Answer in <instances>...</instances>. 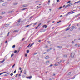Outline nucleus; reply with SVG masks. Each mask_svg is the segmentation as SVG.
<instances>
[{"label": "nucleus", "instance_id": "e2e57ef3", "mask_svg": "<svg viewBox=\"0 0 80 80\" xmlns=\"http://www.w3.org/2000/svg\"><path fill=\"white\" fill-rule=\"evenodd\" d=\"M20 76H21V74H19V77H20Z\"/></svg>", "mask_w": 80, "mask_h": 80}, {"label": "nucleus", "instance_id": "de8ad7c7", "mask_svg": "<svg viewBox=\"0 0 80 80\" xmlns=\"http://www.w3.org/2000/svg\"><path fill=\"white\" fill-rule=\"evenodd\" d=\"M17 76H18V74H16V75L15 77H17Z\"/></svg>", "mask_w": 80, "mask_h": 80}, {"label": "nucleus", "instance_id": "7ed1b4c3", "mask_svg": "<svg viewBox=\"0 0 80 80\" xmlns=\"http://www.w3.org/2000/svg\"><path fill=\"white\" fill-rule=\"evenodd\" d=\"M50 58L49 57V56H46L45 57V59H48V58Z\"/></svg>", "mask_w": 80, "mask_h": 80}, {"label": "nucleus", "instance_id": "6ab92c4d", "mask_svg": "<svg viewBox=\"0 0 80 80\" xmlns=\"http://www.w3.org/2000/svg\"><path fill=\"white\" fill-rule=\"evenodd\" d=\"M6 4H5V3H3V4H2V6H5V5Z\"/></svg>", "mask_w": 80, "mask_h": 80}, {"label": "nucleus", "instance_id": "39448f33", "mask_svg": "<svg viewBox=\"0 0 80 80\" xmlns=\"http://www.w3.org/2000/svg\"><path fill=\"white\" fill-rule=\"evenodd\" d=\"M18 32V31L17 30H15L14 31H13V33H14V32L17 33V32Z\"/></svg>", "mask_w": 80, "mask_h": 80}, {"label": "nucleus", "instance_id": "0eeeda50", "mask_svg": "<svg viewBox=\"0 0 80 80\" xmlns=\"http://www.w3.org/2000/svg\"><path fill=\"white\" fill-rule=\"evenodd\" d=\"M70 28H66V31H67L68 30H70Z\"/></svg>", "mask_w": 80, "mask_h": 80}, {"label": "nucleus", "instance_id": "49530a36", "mask_svg": "<svg viewBox=\"0 0 80 80\" xmlns=\"http://www.w3.org/2000/svg\"><path fill=\"white\" fill-rule=\"evenodd\" d=\"M61 22V21H60L59 22H57L58 23H60Z\"/></svg>", "mask_w": 80, "mask_h": 80}, {"label": "nucleus", "instance_id": "bf43d9fd", "mask_svg": "<svg viewBox=\"0 0 80 80\" xmlns=\"http://www.w3.org/2000/svg\"><path fill=\"white\" fill-rule=\"evenodd\" d=\"M3 73H7V72H3Z\"/></svg>", "mask_w": 80, "mask_h": 80}, {"label": "nucleus", "instance_id": "09e8293b", "mask_svg": "<svg viewBox=\"0 0 80 80\" xmlns=\"http://www.w3.org/2000/svg\"><path fill=\"white\" fill-rule=\"evenodd\" d=\"M22 72H23V70H22L21 71V74L22 73Z\"/></svg>", "mask_w": 80, "mask_h": 80}, {"label": "nucleus", "instance_id": "423d86ee", "mask_svg": "<svg viewBox=\"0 0 80 80\" xmlns=\"http://www.w3.org/2000/svg\"><path fill=\"white\" fill-rule=\"evenodd\" d=\"M43 27H44L45 28H47V26H46V25H44Z\"/></svg>", "mask_w": 80, "mask_h": 80}, {"label": "nucleus", "instance_id": "4468645a", "mask_svg": "<svg viewBox=\"0 0 80 80\" xmlns=\"http://www.w3.org/2000/svg\"><path fill=\"white\" fill-rule=\"evenodd\" d=\"M69 6H71V5H73V4H72V3H70L69 4Z\"/></svg>", "mask_w": 80, "mask_h": 80}, {"label": "nucleus", "instance_id": "f257e3e1", "mask_svg": "<svg viewBox=\"0 0 80 80\" xmlns=\"http://www.w3.org/2000/svg\"><path fill=\"white\" fill-rule=\"evenodd\" d=\"M74 55H75V54L73 53H71V58H73L74 57Z\"/></svg>", "mask_w": 80, "mask_h": 80}, {"label": "nucleus", "instance_id": "a19ab883", "mask_svg": "<svg viewBox=\"0 0 80 80\" xmlns=\"http://www.w3.org/2000/svg\"><path fill=\"white\" fill-rule=\"evenodd\" d=\"M3 63L2 61L0 62V63Z\"/></svg>", "mask_w": 80, "mask_h": 80}, {"label": "nucleus", "instance_id": "9b49d317", "mask_svg": "<svg viewBox=\"0 0 80 80\" xmlns=\"http://www.w3.org/2000/svg\"><path fill=\"white\" fill-rule=\"evenodd\" d=\"M69 6H69V4L67 5L66 6H65V8H67V7H69Z\"/></svg>", "mask_w": 80, "mask_h": 80}, {"label": "nucleus", "instance_id": "a18cd8bd", "mask_svg": "<svg viewBox=\"0 0 80 80\" xmlns=\"http://www.w3.org/2000/svg\"><path fill=\"white\" fill-rule=\"evenodd\" d=\"M75 78V76H74L73 77V78H72V79H74V78Z\"/></svg>", "mask_w": 80, "mask_h": 80}, {"label": "nucleus", "instance_id": "dca6fc26", "mask_svg": "<svg viewBox=\"0 0 80 80\" xmlns=\"http://www.w3.org/2000/svg\"><path fill=\"white\" fill-rule=\"evenodd\" d=\"M63 8V7L61 6L58 8V9H61V8Z\"/></svg>", "mask_w": 80, "mask_h": 80}, {"label": "nucleus", "instance_id": "603ef678", "mask_svg": "<svg viewBox=\"0 0 80 80\" xmlns=\"http://www.w3.org/2000/svg\"><path fill=\"white\" fill-rule=\"evenodd\" d=\"M50 49H48V52H49V51H50Z\"/></svg>", "mask_w": 80, "mask_h": 80}, {"label": "nucleus", "instance_id": "cd10ccee", "mask_svg": "<svg viewBox=\"0 0 80 80\" xmlns=\"http://www.w3.org/2000/svg\"><path fill=\"white\" fill-rule=\"evenodd\" d=\"M14 55V54H11V57H13V56Z\"/></svg>", "mask_w": 80, "mask_h": 80}, {"label": "nucleus", "instance_id": "ddd939ff", "mask_svg": "<svg viewBox=\"0 0 80 80\" xmlns=\"http://www.w3.org/2000/svg\"><path fill=\"white\" fill-rule=\"evenodd\" d=\"M14 11H9V13H13V12H14Z\"/></svg>", "mask_w": 80, "mask_h": 80}, {"label": "nucleus", "instance_id": "5701e85b", "mask_svg": "<svg viewBox=\"0 0 80 80\" xmlns=\"http://www.w3.org/2000/svg\"><path fill=\"white\" fill-rule=\"evenodd\" d=\"M21 20L19 19L18 21V23H20V21H21Z\"/></svg>", "mask_w": 80, "mask_h": 80}, {"label": "nucleus", "instance_id": "2f4dec72", "mask_svg": "<svg viewBox=\"0 0 80 80\" xmlns=\"http://www.w3.org/2000/svg\"><path fill=\"white\" fill-rule=\"evenodd\" d=\"M17 50H15L14 51V53H17Z\"/></svg>", "mask_w": 80, "mask_h": 80}, {"label": "nucleus", "instance_id": "f704fd0d", "mask_svg": "<svg viewBox=\"0 0 80 80\" xmlns=\"http://www.w3.org/2000/svg\"><path fill=\"white\" fill-rule=\"evenodd\" d=\"M75 47H77L78 46V44H76L75 45Z\"/></svg>", "mask_w": 80, "mask_h": 80}, {"label": "nucleus", "instance_id": "052dcab7", "mask_svg": "<svg viewBox=\"0 0 80 80\" xmlns=\"http://www.w3.org/2000/svg\"><path fill=\"white\" fill-rule=\"evenodd\" d=\"M59 0H57V2H59Z\"/></svg>", "mask_w": 80, "mask_h": 80}, {"label": "nucleus", "instance_id": "a211bd4d", "mask_svg": "<svg viewBox=\"0 0 80 80\" xmlns=\"http://www.w3.org/2000/svg\"><path fill=\"white\" fill-rule=\"evenodd\" d=\"M27 8L22 9V10H27Z\"/></svg>", "mask_w": 80, "mask_h": 80}, {"label": "nucleus", "instance_id": "473e14b6", "mask_svg": "<svg viewBox=\"0 0 80 80\" xmlns=\"http://www.w3.org/2000/svg\"><path fill=\"white\" fill-rule=\"evenodd\" d=\"M5 12H2V14H5Z\"/></svg>", "mask_w": 80, "mask_h": 80}, {"label": "nucleus", "instance_id": "b1692460", "mask_svg": "<svg viewBox=\"0 0 80 80\" xmlns=\"http://www.w3.org/2000/svg\"><path fill=\"white\" fill-rule=\"evenodd\" d=\"M33 44H34V43H32L31 44V45H30V47H31L32 46V45H33Z\"/></svg>", "mask_w": 80, "mask_h": 80}, {"label": "nucleus", "instance_id": "69168bd1", "mask_svg": "<svg viewBox=\"0 0 80 80\" xmlns=\"http://www.w3.org/2000/svg\"><path fill=\"white\" fill-rule=\"evenodd\" d=\"M22 77L24 78V77H25V76H24V75L22 76Z\"/></svg>", "mask_w": 80, "mask_h": 80}, {"label": "nucleus", "instance_id": "4d7b16f0", "mask_svg": "<svg viewBox=\"0 0 80 80\" xmlns=\"http://www.w3.org/2000/svg\"><path fill=\"white\" fill-rule=\"evenodd\" d=\"M5 59H4V60H3L2 61V62H4V61H5Z\"/></svg>", "mask_w": 80, "mask_h": 80}, {"label": "nucleus", "instance_id": "864d4df0", "mask_svg": "<svg viewBox=\"0 0 80 80\" xmlns=\"http://www.w3.org/2000/svg\"><path fill=\"white\" fill-rule=\"evenodd\" d=\"M2 18V16H0V19L1 18Z\"/></svg>", "mask_w": 80, "mask_h": 80}, {"label": "nucleus", "instance_id": "c756f323", "mask_svg": "<svg viewBox=\"0 0 80 80\" xmlns=\"http://www.w3.org/2000/svg\"><path fill=\"white\" fill-rule=\"evenodd\" d=\"M27 53H29V50H28L27 51Z\"/></svg>", "mask_w": 80, "mask_h": 80}, {"label": "nucleus", "instance_id": "f8f14e48", "mask_svg": "<svg viewBox=\"0 0 80 80\" xmlns=\"http://www.w3.org/2000/svg\"><path fill=\"white\" fill-rule=\"evenodd\" d=\"M2 2H4V1L3 0H0V3H2Z\"/></svg>", "mask_w": 80, "mask_h": 80}, {"label": "nucleus", "instance_id": "0e129e2a", "mask_svg": "<svg viewBox=\"0 0 80 80\" xmlns=\"http://www.w3.org/2000/svg\"><path fill=\"white\" fill-rule=\"evenodd\" d=\"M49 49H50V50H52V48H50Z\"/></svg>", "mask_w": 80, "mask_h": 80}, {"label": "nucleus", "instance_id": "774afa93", "mask_svg": "<svg viewBox=\"0 0 80 80\" xmlns=\"http://www.w3.org/2000/svg\"><path fill=\"white\" fill-rule=\"evenodd\" d=\"M78 47H80V45H78Z\"/></svg>", "mask_w": 80, "mask_h": 80}, {"label": "nucleus", "instance_id": "ea45409f", "mask_svg": "<svg viewBox=\"0 0 80 80\" xmlns=\"http://www.w3.org/2000/svg\"><path fill=\"white\" fill-rule=\"evenodd\" d=\"M48 46H46L45 47V48H48Z\"/></svg>", "mask_w": 80, "mask_h": 80}, {"label": "nucleus", "instance_id": "3c124183", "mask_svg": "<svg viewBox=\"0 0 80 80\" xmlns=\"http://www.w3.org/2000/svg\"><path fill=\"white\" fill-rule=\"evenodd\" d=\"M52 66H53V64H51L50 65V67H52Z\"/></svg>", "mask_w": 80, "mask_h": 80}, {"label": "nucleus", "instance_id": "2eb2a0df", "mask_svg": "<svg viewBox=\"0 0 80 80\" xmlns=\"http://www.w3.org/2000/svg\"><path fill=\"white\" fill-rule=\"evenodd\" d=\"M75 26H74L72 27V28L73 29H74L75 28Z\"/></svg>", "mask_w": 80, "mask_h": 80}, {"label": "nucleus", "instance_id": "20e7f679", "mask_svg": "<svg viewBox=\"0 0 80 80\" xmlns=\"http://www.w3.org/2000/svg\"><path fill=\"white\" fill-rule=\"evenodd\" d=\"M27 73V70H24V73L25 75H26V73Z\"/></svg>", "mask_w": 80, "mask_h": 80}, {"label": "nucleus", "instance_id": "5fc2aeb1", "mask_svg": "<svg viewBox=\"0 0 80 80\" xmlns=\"http://www.w3.org/2000/svg\"><path fill=\"white\" fill-rule=\"evenodd\" d=\"M54 65H55V66H57V65H57L56 64H54Z\"/></svg>", "mask_w": 80, "mask_h": 80}, {"label": "nucleus", "instance_id": "aec40b11", "mask_svg": "<svg viewBox=\"0 0 80 80\" xmlns=\"http://www.w3.org/2000/svg\"><path fill=\"white\" fill-rule=\"evenodd\" d=\"M9 74L8 73H6L5 75V76H8V75Z\"/></svg>", "mask_w": 80, "mask_h": 80}, {"label": "nucleus", "instance_id": "c9c22d12", "mask_svg": "<svg viewBox=\"0 0 80 80\" xmlns=\"http://www.w3.org/2000/svg\"><path fill=\"white\" fill-rule=\"evenodd\" d=\"M73 30V28H72L70 30V31H72V30Z\"/></svg>", "mask_w": 80, "mask_h": 80}, {"label": "nucleus", "instance_id": "412c9836", "mask_svg": "<svg viewBox=\"0 0 80 80\" xmlns=\"http://www.w3.org/2000/svg\"><path fill=\"white\" fill-rule=\"evenodd\" d=\"M79 2H80V1H78L77 2H76L75 3H79Z\"/></svg>", "mask_w": 80, "mask_h": 80}, {"label": "nucleus", "instance_id": "f03ea898", "mask_svg": "<svg viewBox=\"0 0 80 80\" xmlns=\"http://www.w3.org/2000/svg\"><path fill=\"white\" fill-rule=\"evenodd\" d=\"M57 48H62V47L61 46H57Z\"/></svg>", "mask_w": 80, "mask_h": 80}, {"label": "nucleus", "instance_id": "6e6d98bb", "mask_svg": "<svg viewBox=\"0 0 80 80\" xmlns=\"http://www.w3.org/2000/svg\"><path fill=\"white\" fill-rule=\"evenodd\" d=\"M62 60H61L60 61V63H61L62 62Z\"/></svg>", "mask_w": 80, "mask_h": 80}, {"label": "nucleus", "instance_id": "c85d7f7f", "mask_svg": "<svg viewBox=\"0 0 80 80\" xmlns=\"http://www.w3.org/2000/svg\"><path fill=\"white\" fill-rule=\"evenodd\" d=\"M48 43H49V44H50V43H51V42L50 41H48Z\"/></svg>", "mask_w": 80, "mask_h": 80}, {"label": "nucleus", "instance_id": "e433bc0d", "mask_svg": "<svg viewBox=\"0 0 80 80\" xmlns=\"http://www.w3.org/2000/svg\"><path fill=\"white\" fill-rule=\"evenodd\" d=\"M67 55H64V57H67Z\"/></svg>", "mask_w": 80, "mask_h": 80}, {"label": "nucleus", "instance_id": "4c0bfd02", "mask_svg": "<svg viewBox=\"0 0 80 80\" xmlns=\"http://www.w3.org/2000/svg\"><path fill=\"white\" fill-rule=\"evenodd\" d=\"M50 1L49 0L48 1V3H50Z\"/></svg>", "mask_w": 80, "mask_h": 80}, {"label": "nucleus", "instance_id": "6e6552de", "mask_svg": "<svg viewBox=\"0 0 80 80\" xmlns=\"http://www.w3.org/2000/svg\"><path fill=\"white\" fill-rule=\"evenodd\" d=\"M69 13H70V12L68 13L67 14L64 15V17L65 16H68V14H69Z\"/></svg>", "mask_w": 80, "mask_h": 80}, {"label": "nucleus", "instance_id": "8fccbe9b", "mask_svg": "<svg viewBox=\"0 0 80 80\" xmlns=\"http://www.w3.org/2000/svg\"><path fill=\"white\" fill-rule=\"evenodd\" d=\"M15 64H14V65H13L12 66V68H13V67H14L15 66Z\"/></svg>", "mask_w": 80, "mask_h": 80}, {"label": "nucleus", "instance_id": "79ce46f5", "mask_svg": "<svg viewBox=\"0 0 80 80\" xmlns=\"http://www.w3.org/2000/svg\"><path fill=\"white\" fill-rule=\"evenodd\" d=\"M25 57H27V54H25Z\"/></svg>", "mask_w": 80, "mask_h": 80}, {"label": "nucleus", "instance_id": "9d476101", "mask_svg": "<svg viewBox=\"0 0 80 80\" xmlns=\"http://www.w3.org/2000/svg\"><path fill=\"white\" fill-rule=\"evenodd\" d=\"M37 22H36L34 23H32L31 24H33V27H34L35 25L37 24Z\"/></svg>", "mask_w": 80, "mask_h": 80}, {"label": "nucleus", "instance_id": "a878e982", "mask_svg": "<svg viewBox=\"0 0 80 80\" xmlns=\"http://www.w3.org/2000/svg\"><path fill=\"white\" fill-rule=\"evenodd\" d=\"M15 45H13V46H12V48H15Z\"/></svg>", "mask_w": 80, "mask_h": 80}, {"label": "nucleus", "instance_id": "680f3d73", "mask_svg": "<svg viewBox=\"0 0 80 80\" xmlns=\"http://www.w3.org/2000/svg\"><path fill=\"white\" fill-rule=\"evenodd\" d=\"M41 42V40H39L38 41V42Z\"/></svg>", "mask_w": 80, "mask_h": 80}, {"label": "nucleus", "instance_id": "37998d69", "mask_svg": "<svg viewBox=\"0 0 80 80\" xmlns=\"http://www.w3.org/2000/svg\"><path fill=\"white\" fill-rule=\"evenodd\" d=\"M9 34H10V32H9L8 33V34L7 36H9Z\"/></svg>", "mask_w": 80, "mask_h": 80}, {"label": "nucleus", "instance_id": "58836bf2", "mask_svg": "<svg viewBox=\"0 0 80 80\" xmlns=\"http://www.w3.org/2000/svg\"><path fill=\"white\" fill-rule=\"evenodd\" d=\"M71 72H69L68 73L69 75H71Z\"/></svg>", "mask_w": 80, "mask_h": 80}, {"label": "nucleus", "instance_id": "13d9d810", "mask_svg": "<svg viewBox=\"0 0 80 80\" xmlns=\"http://www.w3.org/2000/svg\"><path fill=\"white\" fill-rule=\"evenodd\" d=\"M5 59H4V60H3L2 61V62H4V61H5Z\"/></svg>", "mask_w": 80, "mask_h": 80}, {"label": "nucleus", "instance_id": "1a4fd4ad", "mask_svg": "<svg viewBox=\"0 0 80 80\" xmlns=\"http://www.w3.org/2000/svg\"><path fill=\"white\" fill-rule=\"evenodd\" d=\"M32 25V24H31L29 25H28L26 26V27H29V26H30V25Z\"/></svg>", "mask_w": 80, "mask_h": 80}, {"label": "nucleus", "instance_id": "72a5a7b5", "mask_svg": "<svg viewBox=\"0 0 80 80\" xmlns=\"http://www.w3.org/2000/svg\"><path fill=\"white\" fill-rule=\"evenodd\" d=\"M70 2H71V1H69L68 2V3H70Z\"/></svg>", "mask_w": 80, "mask_h": 80}, {"label": "nucleus", "instance_id": "c03bdc74", "mask_svg": "<svg viewBox=\"0 0 80 80\" xmlns=\"http://www.w3.org/2000/svg\"><path fill=\"white\" fill-rule=\"evenodd\" d=\"M16 73V70L14 71V73Z\"/></svg>", "mask_w": 80, "mask_h": 80}, {"label": "nucleus", "instance_id": "4be33fe9", "mask_svg": "<svg viewBox=\"0 0 80 80\" xmlns=\"http://www.w3.org/2000/svg\"><path fill=\"white\" fill-rule=\"evenodd\" d=\"M32 76H30V77H28V78H29V79H31V78H32Z\"/></svg>", "mask_w": 80, "mask_h": 80}, {"label": "nucleus", "instance_id": "f3484780", "mask_svg": "<svg viewBox=\"0 0 80 80\" xmlns=\"http://www.w3.org/2000/svg\"><path fill=\"white\" fill-rule=\"evenodd\" d=\"M13 74L12 73H11L10 74V76L11 77H12V76H13Z\"/></svg>", "mask_w": 80, "mask_h": 80}, {"label": "nucleus", "instance_id": "338daca9", "mask_svg": "<svg viewBox=\"0 0 80 80\" xmlns=\"http://www.w3.org/2000/svg\"><path fill=\"white\" fill-rule=\"evenodd\" d=\"M38 28V27H37L36 28V29H37Z\"/></svg>", "mask_w": 80, "mask_h": 80}, {"label": "nucleus", "instance_id": "bb28decb", "mask_svg": "<svg viewBox=\"0 0 80 80\" xmlns=\"http://www.w3.org/2000/svg\"><path fill=\"white\" fill-rule=\"evenodd\" d=\"M19 70H22V68L21 67H20L19 68Z\"/></svg>", "mask_w": 80, "mask_h": 80}, {"label": "nucleus", "instance_id": "7c9ffc66", "mask_svg": "<svg viewBox=\"0 0 80 80\" xmlns=\"http://www.w3.org/2000/svg\"><path fill=\"white\" fill-rule=\"evenodd\" d=\"M17 4H18V3H14V5H17Z\"/></svg>", "mask_w": 80, "mask_h": 80}, {"label": "nucleus", "instance_id": "393cba45", "mask_svg": "<svg viewBox=\"0 0 80 80\" xmlns=\"http://www.w3.org/2000/svg\"><path fill=\"white\" fill-rule=\"evenodd\" d=\"M46 63H49V61H47L46 62Z\"/></svg>", "mask_w": 80, "mask_h": 80}]
</instances>
